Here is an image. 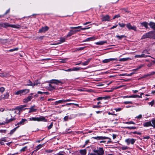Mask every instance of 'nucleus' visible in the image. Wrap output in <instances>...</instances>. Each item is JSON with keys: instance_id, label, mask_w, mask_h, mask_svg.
<instances>
[{"instance_id": "nucleus-22", "label": "nucleus", "mask_w": 155, "mask_h": 155, "mask_svg": "<svg viewBox=\"0 0 155 155\" xmlns=\"http://www.w3.org/2000/svg\"><path fill=\"white\" fill-rule=\"evenodd\" d=\"M153 33L154 32L153 31H151L147 33L149 38H153Z\"/></svg>"}, {"instance_id": "nucleus-15", "label": "nucleus", "mask_w": 155, "mask_h": 155, "mask_svg": "<svg viewBox=\"0 0 155 155\" xmlns=\"http://www.w3.org/2000/svg\"><path fill=\"white\" fill-rule=\"evenodd\" d=\"M80 30H71L70 31V32L67 35V36L68 37H70L73 34L75 33L76 32L78 31H79Z\"/></svg>"}, {"instance_id": "nucleus-10", "label": "nucleus", "mask_w": 155, "mask_h": 155, "mask_svg": "<svg viewBox=\"0 0 155 155\" xmlns=\"http://www.w3.org/2000/svg\"><path fill=\"white\" fill-rule=\"evenodd\" d=\"M117 61V58H111L108 59H105L102 61V62L104 63H107L109 62L110 61Z\"/></svg>"}, {"instance_id": "nucleus-64", "label": "nucleus", "mask_w": 155, "mask_h": 155, "mask_svg": "<svg viewBox=\"0 0 155 155\" xmlns=\"http://www.w3.org/2000/svg\"><path fill=\"white\" fill-rule=\"evenodd\" d=\"M89 155H97V153H91Z\"/></svg>"}, {"instance_id": "nucleus-60", "label": "nucleus", "mask_w": 155, "mask_h": 155, "mask_svg": "<svg viewBox=\"0 0 155 155\" xmlns=\"http://www.w3.org/2000/svg\"><path fill=\"white\" fill-rule=\"evenodd\" d=\"M113 139H114L116 138L117 135L115 134H113L112 135Z\"/></svg>"}, {"instance_id": "nucleus-56", "label": "nucleus", "mask_w": 155, "mask_h": 155, "mask_svg": "<svg viewBox=\"0 0 155 155\" xmlns=\"http://www.w3.org/2000/svg\"><path fill=\"white\" fill-rule=\"evenodd\" d=\"M68 116H66L65 117H64V119L65 121H66V120H68Z\"/></svg>"}, {"instance_id": "nucleus-59", "label": "nucleus", "mask_w": 155, "mask_h": 155, "mask_svg": "<svg viewBox=\"0 0 155 155\" xmlns=\"http://www.w3.org/2000/svg\"><path fill=\"white\" fill-rule=\"evenodd\" d=\"M65 102H67L68 101H75L74 100H72L70 99H68L66 100H64Z\"/></svg>"}, {"instance_id": "nucleus-33", "label": "nucleus", "mask_w": 155, "mask_h": 155, "mask_svg": "<svg viewBox=\"0 0 155 155\" xmlns=\"http://www.w3.org/2000/svg\"><path fill=\"white\" fill-rule=\"evenodd\" d=\"M116 37L117 38H118L119 39H121L122 38H124V37H126V36H125L124 35H120V36L117 35L116 36Z\"/></svg>"}, {"instance_id": "nucleus-26", "label": "nucleus", "mask_w": 155, "mask_h": 155, "mask_svg": "<svg viewBox=\"0 0 155 155\" xmlns=\"http://www.w3.org/2000/svg\"><path fill=\"white\" fill-rule=\"evenodd\" d=\"M107 42L106 41H100L98 42H96V45H102L104 43H107Z\"/></svg>"}, {"instance_id": "nucleus-38", "label": "nucleus", "mask_w": 155, "mask_h": 155, "mask_svg": "<svg viewBox=\"0 0 155 155\" xmlns=\"http://www.w3.org/2000/svg\"><path fill=\"white\" fill-rule=\"evenodd\" d=\"M27 85L33 86V84L32 83V82L30 80H28V81Z\"/></svg>"}, {"instance_id": "nucleus-48", "label": "nucleus", "mask_w": 155, "mask_h": 155, "mask_svg": "<svg viewBox=\"0 0 155 155\" xmlns=\"http://www.w3.org/2000/svg\"><path fill=\"white\" fill-rule=\"evenodd\" d=\"M119 26L120 27H124L125 25V24H124V23L121 24L120 23H119Z\"/></svg>"}, {"instance_id": "nucleus-58", "label": "nucleus", "mask_w": 155, "mask_h": 155, "mask_svg": "<svg viewBox=\"0 0 155 155\" xmlns=\"http://www.w3.org/2000/svg\"><path fill=\"white\" fill-rule=\"evenodd\" d=\"M10 12V9H9L8 10H7L6 12H5V13L4 14V15H6L7 14L9 13Z\"/></svg>"}, {"instance_id": "nucleus-36", "label": "nucleus", "mask_w": 155, "mask_h": 155, "mask_svg": "<svg viewBox=\"0 0 155 155\" xmlns=\"http://www.w3.org/2000/svg\"><path fill=\"white\" fill-rule=\"evenodd\" d=\"M43 144H39L36 147V150H37L41 148V147H42L43 146Z\"/></svg>"}, {"instance_id": "nucleus-30", "label": "nucleus", "mask_w": 155, "mask_h": 155, "mask_svg": "<svg viewBox=\"0 0 155 155\" xmlns=\"http://www.w3.org/2000/svg\"><path fill=\"white\" fill-rule=\"evenodd\" d=\"M107 98H110L109 97H99L96 99L97 100L99 101L102 100L103 99H107Z\"/></svg>"}, {"instance_id": "nucleus-32", "label": "nucleus", "mask_w": 155, "mask_h": 155, "mask_svg": "<svg viewBox=\"0 0 155 155\" xmlns=\"http://www.w3.org/2000/svg\"><path fill=\"white\" fill-rule=\"evenodd\" d=\"M155 74V72H152L150 73V74H146V77H148L150 76L151 75H153Z\"/></svg>"}, {"instance_id": "nucleus-55", "label": "nucleus", "mask_w": 155, "mask_h": 155, "mask_svg": "<svg viewBox=\"0 0 155 155\" xmlns=\"http://www.w3.org/2000/svg\"><path fill=\"white\" fill-rule=\"evenodd\" d=\"M143 53H145L144 54H149V53L148 52V51L147 50H145L143 51Z\"/></svg>"}, {"instance_id": "nucleus-40", "label": "nucleus", "mask_w": 155, "mask_h": 155, "mask_svg": "<svg viewBox=\"0 0 155 155\" xmlns=\"http://www.w3.org/2000/svg\"><path fill=\"white\" fill-rule=\"evenodd\" d=\"M18 50V48H14L12 49H11L9 50V51L10 52H12L13 51H17Z\"/></svg>"}, {"instance_id": "nucleus-63", "label": "nucleus", "mask_w": 155, "mask_h": 155, "mask_svg": "<svg viewBox=\"0 0 155 155\" xmlns=\"http://www.w3.org/2000/svg\"><path fill=\"white\" fill-rule=\"evenodd\" d=\"M137 117L138 119L141 118L142 117V115L141 114H140L138 116H137Z\"/></svg>"}, {"instance_id": "nucleus-51", "label": "nucleus", "mask_w": 155, "mask_h": 155, "mask_svg": "<svg viewBox=\"0 0 155 155\" xmlns=\"http://www.w3.org/2000/svg\"><path fill=\"white\" fill-rule=\"evenodd\" d=\"M81 27V26H78V27H71V28H72V29H76L79 28Z\"/></svg>"}, {"instance_id": "nucleus-34", "label": "nucleus", "mask_w": 155, "mask_h": 155, "mask_svg": "<svg viewBox=\"0 0 155 155\" xmlns=\"http://www.w3.org/2000/svg\"><path fill=\"white\" fill-rule=\"evenodd\" d=\"M19 127V126H17V127H16L14 128V129H13V130H12L10 132V134H12L16 130V129L18 127Z\"/></svg>"}, {"instance_id": "nucleus-61", "label": "nucleus", "mask_w": 155, "mask_h": 155, "mask_svg": "<svg viewBox=\"0 0 155 155\" xmlns=\"http://www.w3.org/2000/svg\"><path fill=\"white\" fill-rule=\"evenodd\" d=\"M152 121L154 124L153 126L155 127V118L152 119Z\"/></svg>"}, {"instance_id": "nucleus-45", "label": "nucleus", "mask_w": 155, "mask_h": 155, "mask_svg": "<svg viewBox=\"0 0 155 155\" xmlns=\"http://www.w3.org/2000/svg\"><path fill=\"white\" fill-rule=\"evenodd\" d=\"M85 47H81V48H77V50H76V51H78L79 50H83Z\"/></svg>"}, {"instance_id": "nucleus-11", "label": "nucleus", "mask_w": 155, "mask_h": 155, "mask_svg": "<svg viewBox=\"0 0 155 155\" xmlns=\"http://www.w3.org/2000/svg\"><path fill=\"white\" fill-rule=\"evenodd\" d=\"M101 16L102 17L101 18L102 21H110V17L109 15H107L105 16L102 15Z\"/></svg>"}, {"instance_id": "nucleus-19", "label": "nucleus", "mask_w": 155, "mask_h": 155, "mask_svg": "<svg viewBox=\"0 0 155 155\" xmlns=\"http://www.w3.org/2000/svg\"><path fill=\"white\" fill-rule=\"evenodd\" d=\"M10 27L16 28H20L21 27V26L18 24L16 25H10Z\"/></svg>"}, {"instance_id": "nucleus-4", "label": "nucleus", "mask_w": 155, "mask_h": 155, "mask_svg": "<svg viewBox=\"0 0 155 155\" xmlns=\"http://www.w3.org/2000/svg\"><path fill=\"white\" fill-rule=\"evenodd\" d=\"M93 152L96 153L97 155H103L104 153V151L102 148L100 147L97 150H94Z\"/></svg>"}, {"instance_id": "nucleus-52", "label": "nucleus", "mask_w": 155, "mask_h": 155, "mask_svg": "<svg viewBox=\"0 0 155 155\" xmlns=\"http://www.w3.org/2000/svg\"><path fill=\"white\" fill-rule=\"evenodd\" d=\"M128 148V147H122L121 149L123 150H126Z\"/></svg>"}, {"instance_id": "nucleus-20", "label": "nucleus", "mask_w": 155, "mask_h": 155, "mask_svg": "<svg viewBox=\"0 0 155 155\" xmlns=\"http://www.w3.org/2000/svg\"><path fill=\"white\" fill-rule=\"evenodd\" d=\"M140 24L142 26H144L145 27L146 29L148 28V25H149V24L147 22H144L142 23H140Z\"/></svg>"}, {"instance_id": "nucleus-62", "label": "nucleus", "mask_w": 155, "mask_h": 155, "mask_svg": "<svg viewBox=\"0 0 155 155\" xmlns=\"http://www.w3.org/2000/svg\"><path fill=\"white\" fill-rule=\"evenodd\" d=\"M6 132V130H0V132L1 133H5Z\"/></svg>"}, {"instance_id": "nucleus-28", "label": "nucleus", "mask_w": 155, "mask_h": 155, "mask_svg": "<svg viewBox=\"0 0 155 155\" xmlns=\"http://www.w3.org/2000/svg\"><path fill=\"white\" fill-rule=\"evenodd\" d=\"M37 110V109H34V108L33 106L32 107L29 108V113H31L32 112H35Z\"/></svg>"}, {"instance_id": "nucleus-50", "label": "nucleus", "mask_w": 155, "mask_h": 155, "mask_svg": "<svg viewBox=\"0 0 155 155\" xmlns=\"http://www.w3.org/2000/svg\"><path fill=\"white\" fill-rule=\"evenodd\" d=\"M120 16L119 14L115 15L113 18V19H114L116 18H118L120 17Z\"/></svg>"}, {"instance_id": "nucleus-12", "label": "nucleus", "mask_w": 155, "mask_h": 155, "mask_svg": "<svg viewBox=\"0 0 155 155\" xmlns=\"http://www.w3.org/2000/svg\"><path fill=\"white\" fill-rule=\"evenodd\" d=\"M126 26L129 29H131L135 31H137L136 27L134 26H132L129 23L127 24Z\"/></svg>"}, {"instance_id": "nucleus-57", "label": "nucleus", "mask_w": 155, "mask_h": 155, "mask_svg": "<svg viewBox=\"0 0 155 155\" xmlns=\"http://www.w3.org/2000/svg\"><path fill=\"white\" fill-rule=\"evenodd\" d=\"M88 64V63H87L86 61L84 63H82V64L83 65H86Z\"/></svg>"}, {"instance_id": "nucleus-16", "label": "nucleus", "mask_w": 155, "mask_h": 155, "mask_svg": "<svg viewBox=\"0 0 155 155\" xmlns=\"http://www.w3.org/2000/svg\"><path fill=\"white\" fill-rule=\"evenodd\" d=\"M147 57H151L150 56L146 55L144 54H142L141 55H136L135 56V58H146Z\"/></svg>"}, {"instance_id": "nucleus-27", "label": "nucleus", "mask_w": 155, "mask_h": 155, "mask_svg": "<svg viewBox=\"0 0 155 155\" xmlns=\"http://www.w3.org/2000/svg\"><path fill=\"white\" fill-rule=\"evenodd\" d=\"M65 102L64 100H60L57 101L55 102V105H56L58 104H61L62 103H63Z\"/></svg>"}, {"instance_id": "nucleus-9", "label": "nucleus", "mask_w": 155, "mask_h": 155, "mask_svg": "<svg viewBox=\"0 0 155 155\" xmlns=\"http://www.w3.org/2000/svg\"><path fill=\"white\" fill-rule=\"evenodd\" d=\"M49 82L51 84H54L57 85L59 83L63 84V83L61 81L56 79L51 80Z\"/></svg>"}, {"instance_id": "nucleus-37", "label": "nucleus", "mask_w": 155, "mask_h": 155, "mask_svg": "<svg viewBox=\"0 0 155 155\" xmlns=\"http://www.w3.org/2000/svg\"><path fill=\"white\" fill-rule=\"evenodd\" d=\"M129 97L136 98L137 97H141V96H140L138 95H133L129 96Z\"/></svg>"}, {"instance_id": "nucleus-53", "label": "nucleus", "mask_w": 155, "mask_h": 155, "mask_svg": "<svg viewBox=\"0 0 155 155\" xmlns=\"http://www.w3.org/2000/svg\"><path fill=\"white\" fill-rule=\"evenodd\" d=\"M52 126H53V124H52V123H51V124L48 127V129H50L52 127Z\"/></svg>"}, {"instance_id": "nucleus-43", "label": "nucleus", "mask_w": 155, "mask_h": 155, "mask_svg": "<svg viewBox=\"0 0 155 155\" xmlns=\"http://www.w3.org/2000/svg\"><path fill=\"white\" fill-rule=\"evenodd\" d=\"M126 128H128L129 129H136V127H126Z\"/></svg>"}, {"instance_id": "nucleus-8", "label": "nucleus", "mask_w": 155, "mask_h": 155, "mask_svg": "<svg viewBox=\"0 0 155 155\" xmlns=\"http://www.w3.org/2000/svg\"><path fill=\"white\" fill-rule=\"evenodd\" d=\"M92 138L96 139L97 140H103L105 139H110L109 137H106L103 136H97L95 137H92Z\"/></svg>"}, {"instance_id": "nucleus-46", "label": "nucleus", "mask_w": 155, "mask_h": 155, "mask_svg": "<svg viewBox=\"0 0 155 155\" xmlns=\"http://www.w3.org/2000/svg\"><path fill=\"white\" fill-rule=\"evenodd\" d=\"M154 103V100L152 101L151 102H149L148 104L150 105H151V106H152Z\"/></svg>"}, {"instance_id": "nucleus-42", "label": "nucleus", "mask_w": 155, "mask_h": 155, "mask_svg": "<svg viewBox=\"0 0 155 155\" xmlns=\"http://www.w3.org/2000/svg\"><path fill=\"white\" fill-rule=\"evenodd\" d=\"M5 90V88L4 87H0V92L3 93Z\"/></svg>"}, {"instance_id": "nucleus-14", "label": "nucleus", "mask_w": 155, "mask_h": 155, "mask_svg": "<svg viewBox=\"0 0 155 155\" xmlns=\"http://www.w3.org/2000/svg\"><path fill=\"white\" fill-rule=\"evenodd\" d=\"M49 28V27L47 26H46L44 27H43L41 29H39V33L45 32L48 31V30Z\"/></svg>"}, {"instance_id": "nucleus-24", "label": "nucleus", "mask_w": 155, "mask_h": 155, "mask_svg": "<svg viewBox=\"0 0 155 155\" xmlns=\"http://www.w3.org/2000/svg\"><path fill=\"white\" fill-rule=\"evenodd\" d=\"M65 41V38H61V39L60 40V41L59 42L53 44L52 45H58L59 44L62 43H63Z\"/></svg>"}, {"instance_id": "nucleus-35", "label": "nucleus", "mask_w": 155, "mask_h": 155, "mask_svg": "<svg viewBox=\"0 0 155 155\" xmlns=\"http://www.w3.org/2000/svg\"><path fill=\"white\" fill-rule=\"evenodd\" d=\"M40 84V82H39L38 81H35L33 84V86H34L35 85H37L38 84Z\"/></svg>"}, {"instance_id": "nucleus-47", "label": "nucleus", "mask_w": 155, "mask_h": 155, "mask_svg": "<svg viewBox=\"0 0 155 155\" xmlns=\"http://www.w3.org/2000/svg\"><path fill=\"white\" fill-rule=\"evenodd\" d=\"M101 107V106L100 105H94L93 107V108H100Z\"/></svg>"}, {"instance_id": "nucleus-5", "label": "nucleus", "mask_w": 155, "mask_h": 155, "mask_svg": "<svg viewBox=\"0 0 155 155\" xmlns=\"http://www.w3.org/2000/svg\"><path fill=\"white\" fill-rule=\"evenodd\" d=\"M26 107V105H21L17 107L15 109L17 110V111H18V114H19L20 112L23 110L26 109V108H25Z\"/></svg>"}, {"instance_id": "nucleus-2", "label": "nucleus", "mask_w": 155, "mask_h": 155, "mask_svg": "<svg viewBox=\"0 0 155 155\" xmlns=\"http://www.w3.org/2000/svg\"><path fill=\"white\" fill-rule=\"evenodd\" d=\"M30 120L37 121H44V122L47 121V120L45 119L44 117H32L29 119Z\"/></svg>"}, {"instance_id": "nucleus-13", "label": "nucleus", "mask_w": 155, "mask_h": 155, "mask_svg": "<svg viewBox=\"0 0 155 155\" xmlns=\"http://www.w3.org/2000/svg\"><path fill=\"white\" fill-rule=\"evenodd\" d=\"M11 75H9L8 73H7L6 72H4L3 73H0V77L2 78L4 77H8L11 76Z\"/></svg>"}, {"instance_id": "nucleus-31", "label": "nucleus", "mask_w": 155, "mask_h": 155, "mask_svg": "<svg viewBox=\"0 0 155 155\" xmlns=\"http://www.w3.org/2000/svg\"><path fill=\"white\" fill-rule=\"evenodd\" d=\"M80 152L82 155H85L86 153V150H80Z\"/></svg>"}, {"instance_id": "nucleus-18", "label": "nucleus", "mask_w": 155, "mask_h": 155, "mask_svg": "<svg viewBox=\"0 0 155 155\" xmlns=\"http://www.w3.org/2000/svg\"><path fill=\"white\" fill-rule=\"evenodd\" d=\"M27 121V120L25 119H22L19 122L17 123L16 126L18 125L19 126V125H23L24 124V122Z\"/></svg>"}, {"instance_id": "nucleus-49", "label": "nucleus", "mask_w": 155, "mask_h": 155, "mask_svg": "<svg viewBox=\"0 0 155 155\" xmlns=\"http://www.w3.org/2000/svg\"><path fill=\"white\" fill-rule=\"evenodd\" d=\"M124 103L126 104H132V102L131 101H125L124 102Z\"/></svg>"}, {"instance_id": "nucleus-23", "label": "nucleus", "mask_w": 155, "mask_h": 155, "mask_svg": "<svg viewBox=\"0 0 155 155\" xmlns=\"http://www.w3.org/2000/svg\"><path fill=\"white\" fill-rule=\"evenodd\" d=\"M150 27L153 29H155V23L152 22H150L149 24Z\"/></svg>"}, {"instance_id": "nucleus-21", "label": "nucleus", "mask_w": 155, "mask_h": 155, "mask_svg": "<svg viewBox=\"0 0 155 155\" xmlns=\"http://www.w3.org/2000/svg\"><path fill=\"white\" fill-rule=\"evenodd\" d=\"M32 98L31 96H29L26 98L24 99L23 101L24 102L27 103L30 101Z\"/></svg>"}, {"instance_id": "nucleus-44", "label": "nucleus", "mask_w": 155, "mask_h": 155, "mask_svg": "<svg viewBox=\"0 0 155 155\" xmlns=\"http://www.w3.org/2000/svg\"><path fill=\"white\" fill-rule=\"evenodd\" d=\"M27 148V147H26V146L25 147H23V148H22L21 150L20 151L21 152H24V151H25V150H26Z\"/></svg>"}, {"instance_id": "nucleus-41", "label": "nucleus", "mask_w": 155, "mask_h": 155, "mask_svg": "<svg viewBox=\"0 0 155 155\" xmlns=\"http://www.w3.org/2000/svg\"><path fill=\"white\" fill-rule=\"evenodd\" d=\"M5 96V98L6 99H7L9 97V93H6L5 95H2V96Z\"/></svg>"}, {"instance_id": "nucleus-29", "label": "nucleus", "mask_w": 155, "mask_h": 155, "mask_svg": "<svg viewBox=\"0 0 155 155\" xmlns=\"http://www.w3.org/2000/svg\"><path fill=\"white\" fill-rule=\"evenodd\" d=\"M94 38L93 37L89 38H87V39H85V40H84L83 41L85 42V41H92Z\"/></svg>"}, {"instance_id": "nucleus-39", "label": "nucleus", "mask_w": 155, "mask_h": 155, "mask_svg": "<svg viewBox=\"0 0 155 155\" xmlns=\"http://www.w3.org/2000/svg\"><path fill=\"white\" fill-rule=\"evenodd\" d=\"M147 38H149L148 35H147V33H146L145 35H144L142 37V38L145 39Z\"/></svg>"}, {"instance_id": "nucleus-54", "label": "nucleus", "mask_w": 155, "mask_h": 155, "mask_svg": "<svg viewBox=\"0 0 155 155\" xmlns=\"http://www.w3.org/2000/svg\"><path fill=\"white\" fill-rule=\"evenodd\" d=\"M126 124H135V123L133 121H130V122H126Z\"/></svg>"}, {"instance_id": "nucleus-7", "label": "nucleus", "mask_w": 155, "mask_h": 155, "mask_svg": "<svg viewBox=\"0 0 155 155\" xmlns=\"http://www.w3.org/2000/svg\"><path fill=\"white\" fill-rule=\"evenodd\" d=\"M125 141L127 145H129L130 143L133 144L135 141V140L134 139H127L125 140Z\"/></svg>"}, {"instance_id": "nucleus-3", "label": "nucleus", "mask_w": 155, "mask_h": 155, "mask_svg": "<svg viewBox=\"0 0 155 155\" xmlns=\"http://www.w3.org/2000/svg\"><path fill=\"white\" fill-rule=\"evenodd\" d=\"M29 92V89H25L24 90H20L17 91L16 92L15 94L16 95L20 94V95H25L28 93Z\"/></svg>"}, {"instance_id": "nucleus-6", "label": "nucleus", "mask_w": 155, "mask_h": 155, "mask_svg": "<svg viewBox=\"0 0 155 155\" xmlns=\"http://www.w3.org/2000/svg\"><path fill=\"white\" fill-rule=\"evenodd\" d=\"M153 125H154V124L152 120L151 121L147 122L143 124V126L144 127L151 126L154 128H155V127Z\"/></svg>"}, {"instance_id": "nucleus-1", "label": "nucleus", "mask_w": 155, "mask_h": 155, "mask_svg": "<svg viewBox=\"0 0 155 155\" xmlns=\"http://www.w3.org/2000/svg\"><path fill=\"white\" fill-rule=\"evenodd\" d=\"M18 111H17V110H16L15 109L10 111L8 114V115H10L12 117V118L8 119L9 117H8L6 118L5 121H4L2 123H0V124H6L8 123H9L15 120V117L16 115V114H18Z\"/></svg>"}, {"instance_id": "nucleus-17", "label": "nucleus", "mask_w": 155, "mask_h": 155, "mask_svg": "<svg viewBox=\"0 0 155 155\" xmlns=\"http://www.w3.org/2000/svg\"><path fill=\"white\" fill-rule=\"evenodd\" d=\"M10 24L7 23H2L0 24V26L5 28H7L8 27H10Z\"/></svg>"}, {"instance_id": "nucleus-25", "label": "nucleus", "mask_w": 155, "mask_h": 155, "mask_svg": "<svg viewBox=\"0 0 155 155\" xmlns=\"http://www.w3.org/2000/svg\"><path fill=\"white\" fill-rule=\"evenodd\" d=\"M131 59L130 58H121L119 60V61H124L129 60H131Z\"/></svg>"}]
</instances>
